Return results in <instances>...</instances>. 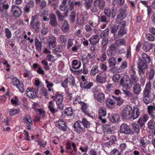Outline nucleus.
I'll return each instance as SVG.
<instances>
[{
  "instance_id": "obj_40",
  "label": "nucleus",
  "mask_w": 155,
  "mask_h": 155,
  "mask_svg": "<svg viewBox=\"0 0 155 155\" xmlns=\"http://www.w3.org/2000/svg\"><path fill=\"white\" fill-rule=\"evenodd\" d=\"M130 79L133 85L136 83L138 80L137 75L134 74H131Z\"/></svg>"
},
{
  "instance_id": "obj_23",
  "label": "nucleus",
  "mask_w": 155,
  "mask_h": 155,
  "mask_svg": "<svg viewBox=\"0 0 155 155\" xmlns=\"http://www.w3.org/2000/svg\"><path fill=\"white\" fill-rule=\"evenodd\" d=\"M100 38L97 35H93L89 39L90 43L92 45H95L99 41Z\"/></svg>"
},
{
  "instance_id": "obj_14",
  "label": "nucleus",
  "mask_w": 155,
  "mask_h": 155,
  "mask_svg": "<svg viewBox=\"0 0 155 155\" xmlns=\"http://www.w3.org/2000/svg\"><path fill=\"white\" fill-rule=\"evenodd\" d=\"M125 23L124 21H122L120 24L117 25V28L119 29L118 35L122 36L126 33V31L124 29Z\"/></svg>"
},
{
  "instance_id": "obj_20",
  "label": "nucleus",
  "mask_w": 155,
  "mask_h": 155,
  "mask_svg": "<svg viewBox=\"0 0 155 155\" xmlns=\"http://www.w3.org/2000/svg\"><path fill=\"white\" fill-rule=\"evenodd\" d=\"M56 38L54 36L49 37L48 41V46L50 49L51 48H54L56 42Z\"/></svg>"
},
{
  "instance_id": "obj_4",
  "label": "nucleus",
  "mask_w": 155,
  "mask_h": 155,
  "mask_svg": "<svg viewBox=\"0 0 155 155\" xmlns=\"http://www.w3.org/2000/svg\"><path fill=\"white\" fill-rule=\"evenodd\" d=\"M132 107L130 106H127L123 110L121 114V116L124 118L129 119L132 118L131 113Z\"/></svg>"
},
{
  "instance_id": "obj_35",
  "label": "nucleus",
  "mask_w": 155,
  "mask_h": 155,
  "mask_svg": "<svg viewBox=\"0 0 155 155\" xmlns=\"http://www.w3.org/2000/svg\"><path fill=\"white\" fill-rule=\"evenodd\" d=\"M11 102L12 104L14 106H18L20 104L19 100L17 97H12L11 100Z\"/></svg>"
},
{
  "instance_id": "obj_33",
  "label": "nucleus",
  "mask_w": 155,
  "mask_h": 155,
  "mask_svg": "<svg viewBox=\"0 0 155 155\" xmlns=\"http://www.w3.org/2000/svg\"><path fill=\"white\" fill-rule=\"evenodd\" d=\"M45 82L46 84V87L48 88V90L49 91H53V89H51V87H53L54 85L53 84L49 81L48 79L45 80Z\"/></svg>"
},
{
  "instance_id": "obj_29",
  "label": "nucleus",
  "mask_w": 155,
  "mask_h": 155,
  "mask_svg": "<svg viewBox=\"0 0 155 155\" xmlns=\"http://www.w3.org/2000/svg\"><path fill=\"white\" fill-rule=\"evenodd\" d=\"M115 103V101L111 99H108L106 101L107 107L110 108L114 107Z\"/></svg>"
},
{
  "instance_id": "obj_54",
  "label": "nucleus",
  "mask_w": 155,
  "mask_h": 155,
  "mask_svg": "<svg viewBox=\"0 0 155 155\" xmlns=\"http://www.w3.org/2000/svg\"><path fill=\"white\" fill-rule=\"evenodd\" d=\"M38 143V144L41 147H45L47 143L46 142L44 141L43 140H37L35 141Z\"/></svg>"
},
{
  "instance_id": "obj_53",
  "label": "nucleus",
  "mask_w": 155,
  "mask_h": 155,
  "mask_svg": "<svg viewBox=\"0 0 155 155\" xmlns=\"http://www.w3.org/2000/svg\"><path fill=\"white\" fill-rule=\"evenodd\" d=\"M5 31L7 38H10L12 36V33L11 31L8 28H5Z\"/></svg>"
},
{
  "instance_id": "obj_11",
  "label": "nucleus",
  "mask_w": 155,
  "mask_h": 155,
  "mask_svg": "<svg viewBox=\"0 0 155 155\" xmlns=\"http://www.w3.org/2000/svg\"><path fill=\"white\" fill-rule=\"evenodd\" d=\"M81 78L82 80V81L80 83V86L81 87L88 89L92 86L93 83L91 82L88 83L87 81L85 80V78L84 76H82Z\"/></svg>"
},
{
  "instance_id": "obj_47",
  "label": "nucleus",
  "mask_w": 155,
  "mask_h": 155,
  "mask_svg": "<svg viewBox=\"0 0 155 155\" xmlns=\"http://www.w3.org/2000/svg\"><path fill=\"white\" fill-rule=\"evenodd\" d=\"M73 112L71 107H68L64 111V114L67 116H71Z\"/></svg>"
},
{
  "instance_id": "obj_63",
  "label": "nucleus",
  "mask_w": 155,
  "mask_h": 155,
  "mask_svg": "<svg viewBox=\"0 0 155 155\" xmlns=\"http://www.w3.org/2000/svg\"><path fill=\"white\" fill-rule=\"evenodd\" d=\"M120 154L118 150L115 149L111 151L110 155H120Z\"/></svg>"
},
{
  "instance_id": "obj_42",
  "label": "nucleus",
  "mask_w": 155,
  "mask_h": 155,
  "mask_svg": "<svg viewBox=\"0 0 155 155\" xmlns=\"http://www.w3.org/2000/svg\"><path fill=\"white\" fill-rule=\"evenodd\" d=\"M141 56L143 58L146 63H150L151 61L150 59L147 54L143 53L142 54Z\"/></svg>"
},
{
  "instance_id": "obj_60",
  "label": "nucleus",
  "mask_w": 155,
  "mask_h": 155,
  "mask_svg": "<svg viewBox=\"0 0 155 155\" xmlns=\"http://www.w3.org/2000/svg\"><path fill=\"white\" fill-rule=\"evenodd\" d=\"M48 15V11H46L45 10L44 14L43 16V19L44 21H47L49 20V18L47 17Z\"/></svg>"
},
{
  "instance_id": "obj_6",
  "label": "nucleus",
  "mask_w": 155,
  "mask_h": 155,
  "mask_svg": "<svg viewBox=\"0 0 155 155\" xmlns=\"http://www.w3.org/2000/svg\"><path fill=\"white\" fill-rule=\"evenodd\" d=\"M11 81L12 84L18 88L21 92L23 93L24 92V85L22 82L15 77L12 78Z\"/></svg>"
},
{
  "instance_id": "obj_36",
  "label": "nucleus",
  "mask_w": 155,
  "mask_h": 155,
  "mask_svg": "<svg viewBox=\"0 0 155 155\" xmlns=\"http://www.w3.org/2000/svg\"><path fill=\"white\" fill-rule=\"evenodd\" d=\"M24 122L28 125L31 126L32 124L31 117L29 116H26L24 119Z\"/></svg>"
},
{
  "instance_id": "obj_34",
  "label": "nucleus",
  "mask_w": 155,
  "mask_h": 155,
  "mask_svg": "<svg viewBox=\"0 0 155 155\" xmlns=\"http://www.w3.org/2000/svg\"><path fill=\"white\" fill-rule=\"evenodd\" d=\"M35 45L37 50L40 52L41 51L42 48V45L41 42L39 41V40L36 38L35 40Z\"/></svg>"
},
{
  "instance_id": "obj_2",
  "label": "nucleus",
  "mask_w": 155,
  "mask_h": 155,
  "mask_svg": "<svg viewBox=\"0 0 155 155\" xmlns=\"http://www.w3.org/2000/svg\"><path fill=\"white\" fill-rule=\"evenodd\" d=\"M151 90V82L149 81L147 83L143 91V100L146 104L149 103L150 102L149 97Z\"/></svg>"
},
{
  "instance_id": "obj_39",
  "label": "nucleus",
  "mask_w": 155,
  "mask_h": 155,
  "mask_svg": "<svg viewBox=\"0 0 155 155\" xmlns=\"http://www.w3.org/2000/svg\"><path fill=\"white\" fill-rule=\"evenodd\" d=\"M20 113V110L17 109H12L9 111V114L13 116L16 114H18Z\"/></svg>"
},
{
  "instance_id": "obj_9",
  "label": "nucleus",
  "mask_w": 155,
  "mask_h": 155,
  "mask_svg": "<svg viewBox=\"0 0 155 155\" xmlns=\"http://www.w3.org/2000/svg\"><path fill=\"white\" fill-rule=\"evenodd\" d=\"M74 131L78 134L82 133L85 129L82 122L80 120L77 121L74 123Z\"/></svg>"
},
{
  "instance_id": "obj_28",
  "label": "nucleus",
  "mask_w": 155,
  "mask_h": 155,
  "mask_svg": "<svg viewBox=\"0 0 155 155\" xmlns=\"http://www.w3.org/2000/svg\"><path fill=\"white\" fill-rule=\"evenodd\" d=\"M66 79L69 84H71L74 87L76 86V84L75 83L74 78L73 76L70 75Z\"/></svg>"
},
{
  "instance_id": "obj_3",
  "label": "nucleus",
  "mask_w": 155,
  "mask_h": 155,
  "mask_svg": "<svg viewBox=\"0 0 155 155\" xmlns=\"http://www.w3.org/2000/svg\"><path fill=\"white\" fill-rule=\"evenodd\" d=\"M120 84L124 88L126 89H129L133 85L130 78L126 75H124L121 78Z\"/></svg>"
},
{
  "instance_id": "obj_48",
  "label": "nucleus",
  "mask_w": 155,
  "mask_h": 155,
  "mask_svg": "<svg viewBox=\"0 0 155 155\" xmlns=\"http://www.w3.org/2000/svg\"><path fill=\"white\" fill-rule=\"evenodd\" d=\"M67 36L65 35H61L59 36L58 40L61 43H65L67 41Z\"/></svg>"
},
{
  "instance_id": "obj_21",
  "label": "nucleus",
  "mask_w": 155,
  "mask_h": 155,
  "mask_svg": "<svg viewBox=\"0 0 155 155\" xmlns=\"http://www.w3.org/2000/svg\"><path fill=\"white\" fill-rule=\"evenodd\" d=\"M147 67V64L140 58H139L138 63V68L140 69L144 70Z\"/></svg>"
},
{
  "instance_id": "obj_58",
  "label": "nucleus",
  "mask_w": 155,
  "mask_h": 155,
  "mask_svg": "<svg viewBox=\"0 0 155 155\" xmlns=\"http://www.w3.org/2000/svg\"><path fill=\"white\" fill-rule=\"evenodd\" d=\"M116 59L114 58H112L109 59L108 63L110 66H114L116 64Z\"/></svg>"
},
{
  "instance_id": "obj_7",
  "label": "nucleus",
  "mask_w": 155,
  "mask_h": 155,
  "mask_svg": "<svg viewBox=\"0 0 155 155\" xmlns=\"http://www.w3.org/2000/svg\"><path fill=\"white\" fill-rule=\"evenodd\" d=\"M107 78V76L106 73L103 71L97 75L95 80L97 83L103 84L106 82Z\"/></svg>"
},
{
  "instance_id": "obj_52",
  "label": "nucleus",
  "mask_w": 155,
  "mask_h": 155,
  "mask_svg": "<svg viewBox=\"0 0 155 155\" xmlns=\"http://www.w3.org/2000/svg\"><path fill=\"white\" fill-rule=\"evenodd\" d=\"M120 78V74H116L114 75L112 77V80L115 82H117Z\"/></svg>"
},
{
  "instance_id": "obj_61",
  "label": "nucleus",
  "mask_w": 155,
  "mask_h": 155,
  "mask_svg": "<svg viewBox=\"0 0 155 155\" xmlns=\"http://www.w3.org/2000/svg\"><path fill=\"white\" fill-rule=\"evenodd\" d=\"M34 2L33 1H30L28 2V3L27 4V5L28 7L31 9L33 10V8H34Z\"/></svg>"
},
{
  "instance_id": "obj_5",
  "label": "nucleus",
  "mask_w": 155,
  "mask_h": 155,
  "mask_svg": "<svg viewBox=\"0 0 155 155\" xmlns=\"http://www.w3.org/2000/svg\"><path fill=\"white\" fill-rule=\"evenodd\" d=\"M105 2L104 0H95L94 2V7L91 9L93 12H96L97 10V8L102 9L105 6Z\"/></svg>"
},
{
  "instance_id": "obj_50",
  "label": "nucleus",
  "mask_w": 155,
  "mask_h": 155,
  "mask_svg": "<svg viewBox=\"0 0 155 155\" xmlns=\"http://www.w3.org/2000/svg\"><path fill=\"white\" fill-rule=\"evenodd\" d=\"M148 126L150 129H153L155 127V122L153 120H150L148 123Z\"/></svg>"
},
{
  "instance_id": "obj_57",
  "label": "nucleus",
  "mask_w": 155,
  "mask_h": 155,
  "mask_svg": "<svg viewBox=\"0 0 155 155\" xmlns=\"http://www.w3.org/2000/svg\"><path fill=\"white\" fill-rule=\"evenodd\" d=\"M85 1V7L87 8H89L93 0H84Z\"/></svg>"
},
{
  "instance_id": "obj_56",
  "label": "nucleus",
  "mask_w": 155,
  "mask_h": 155,
  "mask_svg": "<svg viewBox=\"0 0 155 155\" xmlns=\"http://www.w3.org/2000/svg\"><path fill=\"white\" fill-rule=\"evenodd\" d=\"M146 37L147 39L150 41H153L155 40L154 37L150 34H147Z\"/></svg>"
},
{
  "instance_id": "obj_31",
  "label": "nucleus",
  "mask_w": 155,
  "mask_h": 155,
  "mask_svg": "<svg viewBox=\"0 0 155 155\" xmlns=\"http://www.w3.org/2000/svg\"><path fill=\"white\" fill-rule=\"evenodd\" d=\"M5 0H0V11L2 12L4 9H6L8 8V5L5 4Z\"/></svg>"
},
{
  "instance_id": "obj_12",
  "label": "nucleus",
  "mask_w": 155,
  "mask_h": 155,
  "mask_svg": "<svg viewBox=\"0 0 155 155\" xmlns=\"http://www.w3.org/2000/svg\"><path fill=\"white\" fill-rule=\"evenodd\" d=\"M27 95L29 98H33L36 97L37 92L32 87L28 88L26 90Z\"/></svg>"
},
{
  "instance_id": "obj_51",
  "label": "nucleus",
  "mask_w": 155,
  "mask_h": 155,
  "mask_svg": "<svg viewBox=\"0 0 155 155\" xmlns=\"http://www.w3.org/2000/svg\"><path fill=\"white\" fill-rule=\"evenodd\" d=\"M154 74H155V72L153 70V68H150V71L149 72V76H148V79L149 80V81H150V80H152L153 78V77L154 75Z\"/></svg>"
},
{
  "instance_id": "obj_38",
  "label": "nucleus",
  "mask_w": 155,
  "mask_h": 155,
  "mask_svg": "<svg viewBox=\"0 0 155 155\" xmlns=\"http://www.w3.org/2000/svg\"><path fill=\"white\" fill-rule=\"evenodd\" d=\"M8 120H4L3 125V130L5 131H8L10 130V127H8Z\"/></svg>"
},
{
  "instance_id": "obj_49",
  "label": "nucleus",
  "mask_w": 155,
  "mask_h": 155,
  "mask_svg": "<svg viewBox=\"0 0 155 155\" xmlns=\"http://www.w3.org/2000/svg\"><path fill=\"white\" fill-rule=\"evenodd\" d=\"M81 122L84 127L89 128L90 127V123L85 118L83 119L82 121Z\"/></svg>"
},
{
  "instance_id": "obj_27",
  "label": "nucleus",
  "mask_w": 155,
  "mask_h": 155,
  "mask_svg": "<svg viewBox=\"0 0 155 155\" xmlns=\"http://www.w3.org/2000/svg\"><path fill=\"white\" fill-rule=\"evenodd\" d=\"M62 31L64 32H68L69 30V26L68 22L64 21L61 27Z\"/></svg>"
},
{
  "instance_id": "obj_25",
  "label": "nucleus",
  "mask_w": 155,
  "mask_h": 155,
  "mask_svg": "<svg viewBox=\"0 0 155 155\" xmlns=\"http://www.w3.org/2000/svg\"><path fill=\"white\" fill-rule=\"evenodd\" d=\"M99 116L104 117L106 115V109L104 107H100L98 110Z\"/></svg>"
},
{
  "instance_id": "obj_37",
  "label": "nucleus",
  "mask_w": 155,
  "mask_h": 155,
  "mask_svg": "<svg viewBox=\"0 0 155 155\" xmlns=\"http://www.w3.org/2000/svg\"><path fill=\"white\" fill-rule=\"evenodd\" d=\"M72 65L73 68L77 69L80 67L81 63L78 62L77 60H74L72 62Z\"/></svg>"
},
{
  "instance_id": "obj_55",
  "label": "nucleus",
  "mask_w": 155,
  "mask_h": 155,
  "mask_svg": "<svg viewBox=\"0 0 155 155\" xmlns=\"http://www.w3.org/2000/svg\"><path fill=\"white\" fill-rule=\"evenodd\" d=\"M47 59L49 61L53 62L57 58L52 55L48 54L47 56Z\"/></svg>"
},
{
  "instance_id": "obj_64",
  "label": "nucleus",
  "mask_w": 155,
  "mask_h": 155,
  "mask_svg": "<svg viewBox=\"0 0 155 155\" xmlns=\"http://www.w3.org/2000/svg\"><path fill=\"white\" fill-rule=\"evenodd\" d=\"M124 93L127 96H128V97H132L133 94L132 93L130 92L129 91L126 90H123Z\"/></svg>"
},
{
  "instance_id": "obj_13",
  "label": "nucleus",
  "mask_w": 155,
  "mask_h": 155,
  "mask_svg": "<svg viewBox=\"0 0 155 155\" xmlns=\"http://www.w3.org/2000/svg\"><path fill=\"white\" fill-rule=\"evenodd\" d=\"M104 14L108 17L111 16L112 18H114L116 15V10L114 9H110L109 8H106L104 10Z\"/></svg>"
},
{
  "instance_id": "obj_32",
  "label": "nucleus",
  "mask_w": 155,
  "mask_h": 155,
  "mask_svg": "<svg viewBox=\"0 0 155 155\" xmlns=\"http://www.w3.org/2000/svg\"><path fill=\"white\" fill-rule=\"evenodd\" d=\"M126 11L124 10L121 9L120 14L117 15V20H122L126 16Z\"/></svg>"
},
{
  "instance_id": "obj_16",
  "label": "nucleus",
  "mask_w": 155,
  "mask_h": 155,
  "mask_svg": "<svg viewBox=\"0 0 155 155\" xmlns=\"http://www.w3.org/2000/svg\"><path fill=\"white\" fill-rule=\"evenodd\" d=\"M55 125L59 129L64 131L66 130V126L65 124V122L61 119H59L58 122H55Z\"/></svg>"
},
{
  "instance_id": "obj_8",
  "label": "nucleus",
  "mask_w": 155,
  "mask_h": 155,
  "mask_svg": "<svg viewBox=\"0 0 155 155\" xmlns=\"http://www.w3.org/2000/svg\"><path fill=\"white\" fill-rule=\"evenodd\" d=\"M55 100L56 104L58 108L60 110H62L64 107V105L62 104L63 99V95L59 92L56 93L55 95Z\"/></svg>"
},
{
  "instance_id": "obj_59",
  "label": "nucleus",
  "mask_w": 155,
  "mask_h": 155,
  "mask_svg": "<svg viewBox=\"0 0 155 155\" xmlns=\"http://www.w3.org/2000/svg\"><path fill=\"white\" fill-rule=\"evenodd\" d=\"M70 11H69V12ZM71 14L70 15V20L72 22H74L75 19V13L74 12H72L71 10Z\"/></svg>"
},
{
  "instance_id": "obj_15",
  "label": "nucleus",
  "mask_w": 155,
  "mask_h": 155,
  "mask_svg": "<svg viewBox=\"0 0 155 155\" xmlns=\"http://www.w3.org/2000/svg\"><path fill=\"white\" fill-rule=\"evenodd\" d=\"M108 117L110 121L112 123L117 122L120 119L119 115L116 114H110L108 113Z\"/></svg>"
},
{
  "instance_id": "obj_24",
  "label": "nucleus",
  "mask_w": 155,
  "mask_h": 155,
  "mask_svg": "<svg viewBox=\"0 0 155 155\" xmlns=\"http://www.w3.org/2000/svg\"><path fill=\"white\" fill-rule=\"evenodd\" d=\"M133 91L135 94L138 95L140 94L141 91V88L140 85L135 84L133 87Z\"/></svg>"
},
{
  "instance_id": "obj_45",
  "label": "nucleus",
  "mask_w": 155,
  "mask_h": 155,
  "mask_svg": "<svg viewBox=\"0 0 155 155\" xmlns=\"http://www.w3.org/2000/svg\"><path fill=\"white\" fill-rule=\"evenodd\" d=\"M81 105V109L84 113H87V106L86 104L81 102L80 103Z\"/></svg>"
},
{
  "instance_id": "obj_22",
  "label": "nucleus",
  "mask_w": 155,
  "mask_h": 155,
  "mask_svg": "<svg viewBox=\"0 0 155 155\" xmlns=\"http://www.w3.org/2000/svg\"><path fill=\"white\" fill-rule=\"evenodd\" d=\"M148 119V117L147 115H144L140 117L138 120V123L141 127H143L144 125V123L147 121Z\"/></svg>"
},
{
  "instance_id": "obj_17",
  "label": "nucleus",
  "mask_w": 155,
  "mask_h": 155,
  "mask_svg": "<svg viewBox=\"0 0 155 155\" xmlns=\"http://www.w3.org/2000/svg\"><path fill=\"white\" fill-rule=\"evenodd\" d=\"M120 131L125 134H129L130 132L129 127L125 124H122L120 127Z\"/></svg>"
},
{
  "instance_id": "obj_44",
  "label": "nucleus",
  "mask_w": 155,
  "mask_h": 155,
  "mask_svg": "<svg viewBox=\"0 0 155 155\" xmlns=\"http://www.w3.org/2000/svg\"><path fill=\"white\" fill-rule=\"evenodd\" d=\"M98 71V67L97 66H94L92 68L91 71V74L94 76Z\"/></svg>"
},
{
  "instance_id": "obj_46",
  "label": "nucleus",
  "mask_w": 155,
  "mask_h": 155,
  "mask_svg": "<svg viewBox=\"0 0 155 155\" xmlns=\"http://www.w3.org/2000/svg\"><path fill=\"white\" fill-rule=\"evenodd\" d=\"M56 13L58 17L59 20L61 21H63L64 18L68 16V13L67 14V16H66L65 14L66 11H65V15H62L59 11H56Z\"/></svg>"
},
{
  "instance_id": "obj_62",
  "label": "nucleus",
  "mask_w": 155,
  "mask_h": 155,
  "mask_svg": "<svg viewBox=\"0 0 155 155\" xmlns=\"http://www.w3.org/2000/svg\"><path fill=\"white\" fill-rule=\"evenodd\" d=\"M108 43V38L107 37H104L103 38L101 43L103 46L106 45Z\"/></svg>"
},
{
  "instance_id": "obj_26",
  "label": "nucleus",
  "mask_w": 155,
  "mask_h": 155,
  "mask_svg": "<svg viewBox=\"0 0 155 155\" xmlns=\"http://www.w3.org/2000/svg\"><path fill=\"white\" fill-rule=\"evenodd\" d=\"M50 18V24L53 26H55L57 25L56 17L54 14H51L49 16Z\"/></svg>"
},
{
  "instance_id": "obj_19",
  "label": "nucleus",
  "mask_w": 155,
  "mask_h": 155,
  "mask_svg": "<svg viewBox=\"0 0 155 155\" xmlns=\"http://www.w3.org/2000/svg\"><path fill=\"white\" fill-rule=\"evenodd\" d=\"M132 118L133 119H136L138 117L139 114L140 112L138 108L136 107H132Z\"/></svg>"
},
{
  "instance_id": "obj_1",
  "label": "nucleus",
  "mask_w": 155,
  "mask_h": 155,
  "mask_svg": "<svg viewBox=\"0 0 155 155\" xmlns=\"http://www.w3.org/2000/svg\"><path fill=\"white\" fill-rule=\"evenodd\" d=\"M74 4L71 0H63L59 6L60 10L62 11H66V15L69 11L73 8Z\"/></svg>"
},
{
  "instance_id": "obj_43",
  "label": "nucleus",
  "mask_w": 155,
  "mask_h": 155,
  "mask_svg": "<svg viewBox=\"0 0 155 155\" xmlns=\"http://www.w3.org/2000/svg\"><path fill=\"white\" fill-rule=\"evenodd\" d=\"M132 126L133 129L137 133L140 132V127L138 124L136 123H133L132 124Z\"/></svg>"
},
{
  "instance_id": "obj_41",
  "label": "nucleus",
  "mask_w": 155,
  "mask_h": 155,
  "mask_svg": "<svg viewBox=\"0 0 155 155\" xmlns=\"http://www.w3.org/2000/svg\"><path fill=\"white\" fill-rule=\"evenodd\" d=\"M31 25L32 28L34 29L35 31H38L40 25L38 21L31 24Z\"/></svg>"
},
{
  "instance_id": "obj_10",
  "label": "nucleus",
  "mask_w": 155,
  "mask_h": 155,
  "mask_svg": "<svg viewBox=\"0 0 155 155\" xmlns=\"http://www.w3.org/2000/svg\"><path fill=\"white\" fill-rule=\"evenodd\" d=\"M93 96L94 98L100 103L103 102L105 99L104 94L101 92L95 91L94 93Z\"/></svg>"
},
{
  "instance_id": "obj_30",
  "label": "nucleus",
  "mask_w": 155,
  "mask_h": 155,
  "mask_svg": "<svg viewBox=\"0 0 155 155\" xmlns=\"http://www.w3.org/2000/svg\"><path fill=\"white\" fill-rule=\"evenodd\" d=\"M48 106L49 110L52 113H54L57 111L54 108V103L52 101H50L48 102Z\"/></svg>"
},
{
  "instance_id": "obj_18",
  "label": "nucleus",
  "mask_w": 155,
  "mask_h": 155,
  "mask_svg": "<svg viewBox=\"0 0 155 155\" xmlns=\"http://www.w3.org/2000/svg\"><path fill=\"white\" fill-rule=\"evenodd\" d=\"M12 11L14 15L16 17H19L21 14L22 12L21 9L17 6H13Z\"/></svg>"
}]
</instances>
